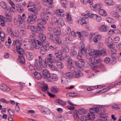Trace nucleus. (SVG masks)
Segmentation results:
<instances>
[{"label": "nucleus", "instance_id": "37998d69", "mask_svg": "<svg viewBox=\"0 0 121 121\" xmlns=\"http://www.w3.org/2000/svg\"><path fill=\"white\" fill-rule=\"evenodd\" d=\"M66 19L67 22L70 24L72 23V20L71 16L68 13H67Z\"/></svg>", "mask_w": 121, "mask_h": 121}, {"label": "nucleus", "instance_id": "ea45409f", "mask_svg": "<svg viewBox=\"0 0 121 121\" xmlns=\"http://www.w3.org/2000/svg\"><path fill=\"white\" fill-rule=\"evenodd\" d=\"M4 18L2 16L0 15V24L3 27L5 26Z\"/></svg>", "mask_w": 121, "mask_h": 121}, {"label": "nucleus", "instance_id": "864d4df0", "mask_svg": "<svg viewBox=\"0 0 121 121\" xmlns=\"http://www.w3.org/2000/svg\"><path fill=\"white\" fill-rule=\"evenodd\" d=\"M42 2L43 3H46L50 5L52 4L53 3L52 0H42Z\"/></svg>", "mask_w": 121, "mask_h": 121}, {"label": "nucleus", "instance_id": "c03bdc74", "mask_svg": "<svg viewBox=\"0 0 121 121\" xmlns=\"http://www.w3.org/2000/svg\"><path fill=\"white\" fill-rule=\"evenodd\" d=\"M47 36L50 41H53L54 40L53 35L52 33H47Z\"/></svg>", "mask_w": 121, "mask_h": 121}, {"label": "nucleus", "instance_id": "4d7b16f0", "mask_svg": "<svg viewBox=\"0 0 121 121\" xmlns=\"http://www.w3.org/2000/svg\"><path fill=\"white\" fill-rule=\"evenodd\" d=\"M106 21L110 23H113L115 22V20L111 17H108L106 19Z\"/></svg>", "mask_w": 121, "mask_h": 121}, {"label": "nucleus", "instance_id": "603ef678", "mask_svg": "<svg viewBox=\"0 0 121 121\" xmlns=\"http://www.w3.org/2000/svg\"><path fill=\"white\" fill-rule=\"evenodd\" d=\"M60 3L61 5L63 7H67V3L66 0H61Z\"/></svg>", "mask_w": 121, "mask_h": 121}, {"label": "nucleus", "instance_id": "7c9ffc66", "mask_svg": "<svg viewBox=\"0 0 121 121\" xmlns=\"http://www.w3.org/2000/svg\"><path fill=\"white\" fill-rule=\"evenodd\" d=\"M62 48L65 52H67L69 51L68 46L66 43H64L62 44Z\"/></svg>", "mask_w": 121, "mask_h": 121}, {"label": "nucleus", "instance_id": "79ce46f5", "mask_svg": "<svg viewBox=\"0 0 121 121\" xmlns=\"http://www.w3.org/2000/svg\"><path fill=\"white\" fill-rule=\"evenodd\" d=\"M41 5L39 2H36L34 3L33 8L36 9H40V8Z\"/></svg>", "mask_w": 121, "mask_h": 121}, {"label": "nucleus", "instance_id": "774afa93", "mask_svg": "<svg viewBox=\"0 0 121 121\" xmlns=\"http://www.w3.org/2000/svg\"><path fill=\"white\" fill-rule=\"evenodd\" d=\"M28 10L29 11L32 12L35 14H37L38 13L37 11L33 8H29L28 9Z\"/></svg>", "mask_w": 121, "mask_h": 121}, {"label": "nucleus", "instance_id": "b1692460", "mask_svg": "<svg viewBox=\"0 0 121 121\" xmlns=\"http://www.w3.org/2000/svg\"><path fill=\"white\" fill-rule=\"evenodd\" d=\"M83 74L81 73L78 71H77L73 73V76L76 78H79L82 77Z\"/></svg>", "mask_w": 121, "mask_h": 121}, {"label": "nucleus", "instance_id": "052dcab7", "mask_svg": "<svg viewBox=\"0 0 121 121\" xmlns=\"http://www.w3.org/2000/svg\"><path fill=\"white\" fill-rule=\"evenodd\" d=\"M57 65V66L60 69H62L64 67V65L61 61L59 62L58 61Z\"/></svg>", "mask_w": 121, "mask_h": 121}, {"label": "nucleus", "instance_id": "5701e85b", "mask_svg": "<svg viewBox=\"0 0 121 121\" xmlns=\"http://www.w3.org/2000/svg\"><path fill=\"white\" fill-rule=\"evenodd\" d=\"M38 24L37 25H42L43 26L46 23V20L44 19H42L41 17V18L38 19L37 21Z\"/></svg>", "mask_w": 121, "mask_h": 121}, {"label": "nucleus", "instance_id": "393cba45", "mask_svg": "<svg viewBox=\"0 0 121 121\" xmlns=\"http://www.w3.org/2000/svg\"><path fill=\"white\" fill-rule=\"evenodd\" d=\"M41 17L42 19L47 20L49 18L48 14L46 12H42L41 13Z\"/></svg>", "mask_w": 121, "mask_h": 121}, {"label": "nucleus", "instance_id": "e433bc0d", "mask_svg": "<svg viewBox=\"0 0 121 121\" xmlns=\"http://www.w3.org/2000/svg\"><path fill=\"white\" fill-rule=\"evenodd\" d=\"M38 37L39 40L42 41H44L46 39V36L42 34H39Z\"/></svg>", "mask_w": 121, "mask_h": 121}, {"label": "nucleus", "instance_id": "bf43d9fd", "mask_svg": "<svg viewBox=\"0 0 121 121\" xmlns=\"http://www.w3.org/2000/svg\"><path fill=\"white\" fill-rule=\"evenodd\" d=\"M78 113L81 115H82L84 114L86 112L85 110L83 108L79 109L78 111Z\"/></svg>", "mask_w": 121, "mask_h": 121}, {"label": "nucleus", "instance_id": "4c0bfd02", "mask_svg": "<svg viewBox=\"0 0 121 121\" xmlns=\"http://www.w3.org/2000/svg\"><path fill=\"white\" fill-rule=\"evenodd\" d=\"M46 66L48 65L49 67L51 69L55 71H57V69L56 67L54 65H53V64L51 63L48 64H45Z\"/></svg>", "mask_w": 121, "mask_h": 121}, {"label": "nucleus", "instance_id": "412c9836", "mask_svg": "<svg viewBox=\"0 0 121 121\" xmlns=\"http://www.w3.org/2000/svg\"><path fill=\"white\" fill-rule=\"evenodd\" d=\"M32 73H34L35 77L36 79L39 80L41 78L42 76L39 73L35 71L33 72H32Z\"/></svg>", "mask_w": 121, "mask_h": 121}, {"label": "nucleus", "instance_id": "dca6fc26", "mask_svg": "<svg viewBox=\"0 0 121 121\" xmlns=\"http://www.w3.org/2000/svg\"><path fill=\"white\" fill-rule=\"evenodd\" d=\"M26 58L29 60H30L33 57V55L31 52H27L25 53Z\"/></svg>", "mask_w": 121, "mask_h": 121}, {"label": "nucleus", "instance_id": "20e7f679", "mask_svg": "<svg viewBox=\"0 0 121 121\" xmlns=\"http://www.w3.org/2000/svg\"><path fill=\"white\" fill-rule=\"evenodd\" d=\"M28 16L27 22L30 24H32L35 21V19L37 18V16L35 14H33L31 13H28Z\"/></svg>", "mask_w": 121, "mask_h": 121}, {"label": "nucleus", "instance_id": "3c124183", "mask_svg": "<svg viewBox=\"0 0 121 121\" xmlns=\"http://www.w3.org/2000/svg\"><path fill=\"white\" fill-rule=\"evenodd\" d=\"M55 101L56 103L60 104L62 105H65L66 104L65 103V102L59 99H56Z\"/></svg>", "mask_w": 121, "mask_h": 121}, {"label": "nucleus", "instance_id": "f03ea898", "mask_svg": "<svg viewBox=\"0 0 121 121\" xmlns=\"http://www.w3.org/2000/svg\"><path fill=\"white\" fill-rule=\"evenodd\" d=\"M106 49L105 48H103L101 50H95L92 52V56L97 57L98 56H103L106 54Z\"/></svg>", "mask_w": 121, "mask_h": 121}, {"label": "nucleus", "instance_id": "a878e982", "mask_svg": "<svg viewBox=\"0 0 121 121\" xmlns=\"http://www.w3.org/2000/svg\"><path fill=\"white\" fill-rule=\"evenodd\" d=\"M91 13L90 11L87 10L86 11V14H85L84 13H82L81 15L82 16V18H87L90 17Z\"/></svg>", "mask_w": 121, "mask_h": 121}, {"label": "nucleus", "instance_id": "f3484780", "mask_svg": "<svg viewBox=\"0 0 121 121\" xmlns=\"http://www.w3.org/2000/svg\"><path fill=\"white\" fill-rule=\"evenodd\" d=\"M30 29L32 32L34 33H39L41 31V30H39L38 31L37 30V26H35L32 25L30 27Z\"/></svg>", "mask_w": 121, "mask_h": 121}, {"label": "nucleus", "instance_id": "a18cd8bd", "mask_svg": "<svg viewBox=\"0 0 121 121\" xmlns=\"http://www.w3.org/2000/svg\"><path fill=\"white\" fill-rule=\"evenodd\" d=\"M28 50H33L34 49V47L33 44H32L31 42L27 46L25 47Z\"/></svg>", "mask_w": 121, "mask_h": 121}, {"label": "nucleus", "instance_id": "680f3d73", "mask_svg": "<svg viewBox=\"0 0 121 121\" xmlns=\"http://www.w3.org/2000/svg\"><path fill=\"white\" fill-rule=\"evenodd\" d=\"M77 54L76 51L73 49H72L70 52V55L72 56H76Z\"/></svg>", "mask_w": 121, "mask_h": 121}, {"label": "nucleus", "instance_id": "6ab92c4d", "mask_svg": "<svg viewBox=\"0 0 121 121\" xmlns=\"http://www.w3.org/2000/svg\"><path fill=\"white\" fill-rule=\"evenodd\" d=\"M82 56L79 53H78V55L77 57V58L78 60L79 61L81 62L84 66H86L85 65V63L84 62V60L83 59H82Z\"/></svg>", "mask_w": 121, "mask_h": 121}, {"label": "nucleus", "instance_id": "09e8293b", "mask_svg": "<svg viewBox=\"0 0 121 121\" xmlns=\"http://www.w3.org/2000/svg\"><path fill=\"white\" fill-rule=\"evenodd\" d=\"M19 58L20 60V62L21 63H23L25 62L24 57L22 55H20L19 56Z\"/></svg>", "mask_w": 121, "mask_h": 121}, {"label": "nucleus", "instance_id": "f257e3e1", "mask_svg": "<svg viewBox=\"0 0 121 121\" xmlns=\"http://www.w3.org/2000/svg\"><path fill=\"white\" fill-rule=\"evenodd\" d=\"M81 46L80 49V51L78 52L80 53V55H84L86 54V56L87 59H90L91 58V48L90 46H88L86 51L85 45L82 42L81 43Z\"/></svg>", "mask_w": 121, "mask_h": 121}, {"label": "nucleus", "instance_id": "f704fd0d", "mask_svg": "<svg viewBox=\"0 0 121 121\" xmlns=\"http://www.w3.org/2000/svg\"><path fill=\"white\" fill-rule=\"evenodd\" d=\"M5 21L6 22H10L12 20V17L7 13L5 14Z\"/></svg>", "mask_w": 121, "mask_h": 121}, {"label": "nucleus", "instance_id": "6e6552de", "mask_svg": "<svg viewBox=\"0 0 121 121\" xmlns=\"http://www.w3.org/2000/svg\"><path fill=\"white\" fill-rule=\"evenodd\" d=\"M24 19L22 18V16L20 15L18 16L17 18H15L14 20V22L15 24L17 25L19 23V24H22Z\"/></svg>", "mask_w": 121, "mask_h": 121}, {"label": "nucleus", "instance_id": "2eb2a0df", "mask_svg": "<svg viewBox=\"0 0 121 121\" xmlns=\"http://www.w3.org/2000/svg\"><path fill=\"white\" fill-rule=\"evenodd\" d=\"M74 65L77 70L81 71L82 70L83 67H82L78 61H75L74 62Z\"/></svg>", "mask_w": 121, "mask_h": 121}, {"label": "nucleus", "instance_id": "49530a36", "mask_svg": "<svg viewBox=\"0 0 121 121\" xmlns=\"http://www.w3.org/2000/svg\"><path fill=\"white\" fill-rule=\"evenodd\" d=\"M5 34L4 32L3 31L0 32V36L1 38V40L3 42L5 38Z\"/></svg>", "mask_w": 121, "mask_h": 121}, {"label": "nucleus", "instance_id": "4468645a", "mask_svg": "<svg viewBox=\"0 0 121 121\" xmlns=\"http://www.w3.org/2000/svg\"><path fill=\"white\" fill-rule=\"evenodd\" d=\"M0 88L4 91H9L11 90L10 88L3 84H1L0 85Z\"/></svg>", "mask_w": 121, "mask_h": 121}, {"label": "nucleus", "instance_id": "9d476101", "mask_svg": "<svg viewBox=\"0 0 121 121\" xmlns=\"http://www.w3.org/2000/svg\"><path fill=\"white\" fill-rule=\"evenodd\" d=\"M99 108L97 107L91 108V120L95 118V115L93 113H97L99 111Z\"/></svg>", "mask_w": 121, "mask_h": 121}, {"label": "nucleus", "instance_id": "c756f323", "mask_svg": "<svg viewBox=\"0 0 121 121\" xmlns=\"http://www.w3.org/2000/svg\"><path fill=\"white\" fill-rule=\"evenodd\" d=\"M61 39L59 37H56L53 41V42L56 44H60L62 43Z\"/></svg>", "mask_w": 121, "mask_h": 121}, {"label": "nucleus", "instance_id": "8fccbe9b", "mask_svg": "<svg viewBox=\"0 0 121 121\" xmlns=\"http://www.w3.org/2000/svg\"><path fill=\"white\" fill-rule=\"evenodd\" d=\"M13 38L14 37H17L18 36V31L17 30H15L13 31V33H12V35H10Z\"/></svg>", "mask_w": 121, "mask_h": 121}, {"label": "nucleus", "instance_id": "473e14b6", "mask_svg": "<svg viewBox=\"0 0 121 121\" xmlns=\"http://www.w3.org/2000/svg\"><path fill=\"white\" fill-rule=\"evenodd\" d=\"M0 5L1 8L5 10L7 9L9 10L7 8V6L6 3L4 1H2L0 3Z\"/></svg>", "mask_w": 121, "mask_h": 121}, {"label": "nucleus", "instance_id": "aec40b11", "mask_svg": "<svg viewBox=\"0 0 121 121\" xmlns=\"http://www.w3.org/2000/svg\"><path fill=\"white\" fill-rule=\"evenodd\" d=\"M42 73L43 75L48 78H50L51 77V74L46 69L43 70Z\"/></svg>", "mask_w": 121, "mask_h": 121}, {"label": "nucleus", "instance_id": "4be33fe9", "mask_svg": "<svg viewBox=\"0 0 121 121\" xmlns=\"http://www.w3.org/2000/svg\"><path fill=\"white\" fill-rule=\"evenodd\" d=\"M99 13L101 16L106 17L107 16V14L106 11L103 9H100L98 12Z\"/></svg>", "mask_w": 121, "mask_h": 121}, {"label": "nucleus", "instance_id": "bb28decb", "mask_svg": "<svg viewBox=\"0 0 121 121\" xmlns=\"http://www.w3.org/2000/svg\"><path fill=\"white\" fill-rule=\"evenodd\" d=\"M104 3L107 5L111 6L114 4V2L112 0H105Z\"/></svg>", "mask_w": 121, "mask_h": 121}, {"label": "nucleus", "instance_id": "f8f14e48", "mask_svg": "<svg viewBox=\"0 0 121 121\" xmlns=\"http://www.w3.org/2000/svg\"><path fill=\"white\" fill-rule=\"evenodd\" d=\"M42 43L39 42L38 40L33 43L34 48H35L37 49H39L40 48Z\"/></svg>", "mask_w": 121, "mask_h": 121}, {"label": "nucleus", "instance_id": "de8ad7c7", "mask_svg": "<svg viewBox=\"0 0 121 121\" xmlns=\"http://www.w3.org/2000/svg\"><path fill=\"white\" fill-rule=\"evenodd\" d=\"M73 116L75 119L77 121L79 120L78 115L76 111H75L73 114Z\"/></svg>", "mask_w": 121, "mask_h": 121}, {"label": "nucleus", "instance_id": "a211bd4d", "mask_svg": "<svg viewBox=\"0 0 121 121\" xmlns=\"http://www.w3.org/2000/svg\"><path fill=\"white\" fill-rule=\"evenodd\" d=\"M22 42L21 41L19 40L14 41L13 43V45L14 46H16V48L17 47H19L20 46L22 45Z\"/></svg>", "mask_w": 121, "mask_h": 121}, {"label": "nucleus", "instance_id": "39448f33", "mask_svg": "<svg viewBox=\"0 0 121 121\" xmlns=\"http://www.w3.org/2000/svg\"><path fill=\"white\" fill-rule=\"evenodd\" d=\"M98 29L101 32H106L109 30V27L108 25L104 24L98 27Z\"/></svg>", "mask_w": 121, "mask_h": 121}, {"label": "nucleus", "instance_id": "e2e57ef3", "mask_svg": "<svg viewBox=\"0 0 121 121\" xmlns=\"http://www.w3.org/2000/svg\"><path fill=\"white\" fill-rule=\"evenodd\" d=\"M16 8L18 11L19 12H22L23 11V8L20 5H19L17 6Z\"/></svg>", "mask_w": 121, "mask_h": 121}, {"label": "nucleus", "instance_id": "58836bf2", "mask_svg": "<svg viewBox=\"0 0 121 121\" xmlns=\"http://www.w3.org/2000/svg\"><path fill=\"white\" fill-rule=\"evenodd\" d=\"M68 78L66 77H63L61 78V82L63 83L67 84L68 82Z\"/></svg>", "mask_w": 121, "mask_h": 121}, {"label": "nucleus", "instance_id": "423d86ee", "mask_svg": "<svg viewBox=\"0 0 121 121\" xmlns=\"http://www.w3.org/2000/svg\"><path fill=\"white\" fill-rule=\"evenodd\" d=\"M34 65L38 70L40 71L42 70V61H40L39 60L36 59Z\"/></svg>", "mask_w": 121, "mask_h": 121}, {"label": "nucleus", "instance_id": "69168bd1", "mask_svg": "<svg viewBox=\"0 0 121 121\" xmlns=\"http://www.w3.org/2000/svg\"><path fill=\"white\" fill-rule=\"evenodd\" d=\"M42 47L43 48H44L47 50H48L49 49V43L48 42H47Z\"/></svg>", "mask_w": 121, "mask_h": 121}, {"label": "nucleus", "instance_id": "1a4fd4ad", "mask_svg": "<svg viewBox=\"0 0 121 121\" xmlns=\"http://www.w3.org/2000/svg\"><path fill=\"white\" fill-rule=\"evenodd\" d=\"M56 14L59 17H64L65 15V13L63 10L61 9H59L56 10L55 12Z\"/></svg>", "mask_w": 121, "mask_h": 121}, {"label": "nucleus", "instance_id": "338daca9", "mask_svg": "<svg viewBox=\"0 0 121 121\" xmlns=\"http://www.w3.org/2000/svg\"><path fill=\"white\" fill-rule=\"evenodd\" d=\"M100 117L102 118L103 121L107 120V117L106 114H101L100 115Z\"/></svg>", "mask_w": 121, "mask_h": 121}, {"label": "nucleus", "instance_id": "0eeeda50", "mask_svg": "<svg viewBox=\"0 0 121 121\" xmlns=\"http://www.w3.org/2000/svg\"><path fill=\"white\" fill-rule=\"evenodd\" d=\"M105 43L109 48H111L113 46V40L110 37H109L106 39Z\"/></svg>", "mask_w": 121, "mask_h": 121}, {"label": "nucleus", "instance_id": "7ed1b4c3", "mask_svg": "<svg viewBox=\"0 0 121 121\" xmlns=\"http://www.w3.org/2000/svg\"><path fill=\"white\" fill-rule=\"evenodd\" d=\"M47 58L45 59L44 63L45 64L56 63L57 62L56 59L52 54H50L47 55Z\"/></svg>", "mask_w": 121, "mask_h": 121}, {"label": "nucleus", "instance_id": "c9c22d12", "mask_svg": "<svg viewBox=\"0 0 121 121\" xmlns=\"http://www.w3.org/2000/svg\"><path fill=\"white\" fill-rule=\"evenodd\" d=\"M57 24L58 26H63L65 24L63 20L60 18H58Z\"/></svg>", "mask_w": 121, "mask_h": 121}, {"label": "nucleus", "instance_id": "2f4dec72", "mask_svg": "<svg viewBox=\"0 0 121 121\" xmlns=\"http://www.w3.org/2000/svg\"><path fill=\"white\" fill-rule=\"evenodd\" d=\"M101 37L100 35H97L93 38V41L95 43H97L101 39Z\"/></svg>", "mask_w": 121, "mask_h": 121}, {"label": "nucleus", "instance_id": "5fc2aeb1", "mask_svg": "<svg viewBox=\"0 0 121 121\" xmlns=\"http://www.w3.org/2000/svg\"><path fill=\"white\" fill-rule=\"evenodd\" d=\"M51 91L52 92L54 93H57L59 91V90L58 88L54 87H52Z\"/></svg>", "mask_w": 121, "mask_h": 121}, {"label": "nucleus", "instance_id": "72a5a7b5", "mask_svg": "<svg viewBox=\"0 0 121 121\" xmlns=\"http://www.w3.org/2000/svg\"><path fill=\"white\" fill-rule=\"evenodd\" d=\"M42 112L43 113L46 115L50 114L51 113V112L48 108H45L44 109L42 110Z\"/></svg>", "mask_w": 121, "mask_h": 121}, {"label": "nucleus", "instance_id": "13d9d810", "mask_svg": "<svg viewBox=\"0 0 121 121\" xmlns=\"http://www.w3.org/2000/svg\"><path fill=\"white\" fill-rule=\"evenodd\" d=\"M81 3L83 4H90L91 3L90 0H80Z\"/></svg>", "mask_w": 121, "mask_h": 121}, {"label": "nucleus", "instance_id": "6e6d98bb", "mask_svg": "<svg viewBox=\"0 0 121 121\" xmlns=\"http://www.w3.org/2000/svg\"><path fill=\"white\" fill-rule=\"evenodd\" d=\"M51 77L50 78H51L53 81H56L58 78L57 77L56 75L55 74H53L52 75L51 74Z\"/></svg>", "mask_w": 121, "mask_h": 121}, {"label": "nucleus", "instance_id": "0e129e2a", "mask_svg": "<svg viewBox=\"0 0 121 121\" xmlns=\"http://www.w3.org/2000/svg\"><path fill=\"white\" fill-rule=\"evenodd\" d=\"M24 45L25 47L31 42L29 40L27 39H25L24 41Z\"/></svg>", "mask_w": 121, "mask_h": 121}, {"label": "nucleus", "instance_id": "9b49d317", "mask_svg": "<svg viewBox=\"0 0 121 121\" xmlns=\"http://www.w3.org/2000/svg\"><path fill=\"white\" fill-rule=\"evenodd\" d=\"M110 14L112 16L116 18H118L121 17V12H117L112 11L110 12Z\"/></svg>", "mask_w": 121, "mask_h": 121}, {"label": "nucleus", "instance_id": "ddd939ff", "mask_svg": "<svg viewBox=\"0 0 121 121\" xmlns=\"http://www.w3.org/2000/svg\"><path fill=\"white\" fill-rule=\"evenodd\" d=\"M53 32L54 34L56 36H59L61 34V29L58 27L54 28L53 29Z\"/></svg>", "mask_w": 121, "mask_h": 121}, {"label": "nucleus", "instance_id": "a19ab883", "mask_svg": "<svg viewBox=\"0 0 121 121\" xmlns=\"http://www.w3.org/2000/svg\"><path fill=\"white\" fill-rule=\"evenodd\" d=\"M45 28L44 26L42 25H37V30L38 31L39 30H42V31L40 32L39 33H37L39 34H42L43 33V30Z\"/></svg>", "mask_w": 121, "mask_h": 121}, {"label": "nucleus", "instance_id": "cd10ccee", "mask_svg": "<svg viewBox=\"0 0 121 121\" xmlns=\"http://www.w3.org/2000/svg\"><path fill=\"white\" fill-rule=\"evenodd\" d=\"M101 61L100 59H99L96 60V63H93L92 62H91V66H92V67H91V68H92L93 70H94V69H95L97 68L96 66L97 65H96V64L99 63Z\"/></svg>", "mask_w": 121, "mask_h": 121}, {"label": "nucleus", "instance_id": "c85d7f7f", "mask_svg": "<svg viewBox=\"0 0 121 121\" xmlns=\"http://www.w3.org/2000/svg\"><path fill=\"white\" fill-rule=\"evenodd\" d=\"M17 52L20 55H23L24 54V52L23 49L20 47H17L16 48Z\"/></svg>", "mask_w": 121, "mask_h": 121}]
</instances>
